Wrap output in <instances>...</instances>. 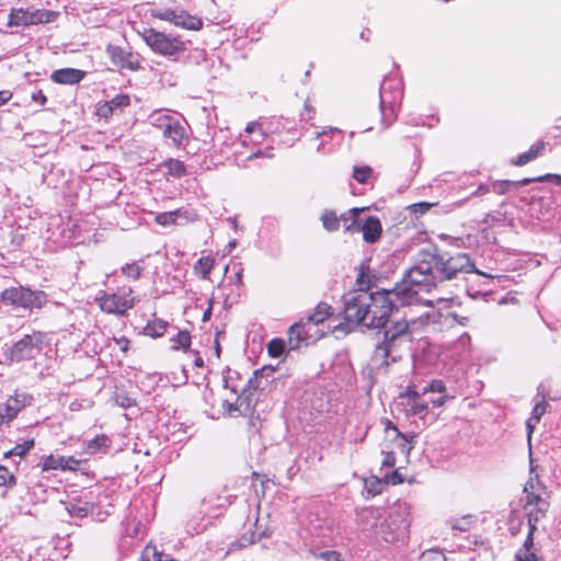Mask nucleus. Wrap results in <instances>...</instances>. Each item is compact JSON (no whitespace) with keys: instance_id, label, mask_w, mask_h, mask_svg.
<instances>
[{"instance_id":"f257e3e1","label":"nucleus","mask_w":561,"mask_h":561,"mask_svg":"<svg viewBox=\"0 0 561 561\" xmlns=\"http://www.w3.org/2000/svg\"><path fill=\"white\" fill-rule=\"evenodd\" d=\"M477 272L467 253L446 256L427 254L405 274L407 284L421 291H428L437 283L456 278L459 273Z\"/></svg>"},{"instance_id":"f03ea898","label":"nucleus","mask_w":561,"mask_h":561,"mask_svg":"<svg viewBox=\"0 0 561 561\" xmlns=\"http://www.w3.org/2000/svg\"><path fill=\"white\" fill-rule=\"evenodd\" d=\"M442 317L440 313L427 311L420 314L417 318H407L401 320H391L388 327H383V339L379 343L373 355V360L380 363V366L389 365V358L392 362H397L401 357L399 354L403 350L410 347L411 342L414 339V334L430 324H435L437 319Z\"/></svg>"},{"instance_id":"7ed1b4c3","label":"nucleus","mask_w":561,"mask_h":561,"mask_svg":"<svg viewBox=\"0 0 561 561\" xmlns=\"http://www.w3.org/2000/svg\"><path fill=\"white\" fill-rule=\"evenodd\" d=\"M371 297L374 301L369 304L370 306L365 314L367 320L363 321V327L368 329L383 328L396 308L397 301L402 305H412L420 301L417 289L407 284V276L392 290L374 291Z\"/></svg>"},{"instance_id":"20e7f679","label":"nucleus","mask_w":561,"mask_h":561,"mask_svg":"<svg viewBox=\"0 0 561 561\" xmlns=\"http://www.w3.org/2000/svg\"><path fill=\"white\" fill-rule=\"evenodd\" d=\"M331 310V306L320 302L305 320L293 324L288 331L290 348H298L302 342L308 344L322 337L324 332L319 329V324H322L330 317Z\"/></svg>"},{"instance_id":"39448f33","label":"nucleus","mask_w":561,"mask_h":561,"mask_svg":"<svg viewBox=\"0 0 561 561\" xmlns=\"http://www.w3.org/2000/svg\"><path fill=\"white\" fill-rule=\"evenodd\" d=\"M411 524V505L404 501H397L388 516L383 518L376 535L386 542L403 539Z\"/></svg>"},{"instance_id":"423d86ee","label":"nucleus","mask_w":561,"mask_h":561,"mask_svg":"<svg viewBox=\"0 0 561 561\" xmlns=\"http://www.w3.org/2000/svg\"><path fill=\"white\" fill-rule=\"evenodd\" d=\"M524 492L526 494L525 508L528 513L529 528L535 529L538 523L547 513L549 502L546 486L538 480L530 478L525 484Z\"/></svg>"},{"instance_id":"0eeeda50","label":"nucleus","mask_w":561,"mask_h":561,"mask_svg":"<svg viewBox=\"0 0 561 561\" xmlns=\"http://www.w3.org/2000/svg\"><path fill=\"white\" fill-rule=\"evenodd\" d=\"M133 289L128 286L117 288L116 291L100 290L95 297L100 309L114 316H125L136 304Z\"/></svg>"},{"instance_id":"6e6552de","label":"nucleus","mask_w":561,"mask_h":561,"mask_svg":"<svg viewBox=\"0 0 561 561\" xmlns=\"http://www.w3.org/2000/svg\"><path fill=\"white\" fill-rule=\"evenodd\" d=\"M149 48L161 56L173 57L186 49L185 42L180 37L154 28H144L140 33Z\"/></svg>"},{"instance_id":"1a4fd4ad","label":"nucleus","mask_w":561,"mask_h":561,"mask_svg":"<svg viewBox=\"0 0 561 561\" xmlns=\"http://www.w3.org/2000/svg\"><path fill=\"white\" fill-rule=\"evenodd\" d=\"M403 95L402 82L397 78H386L380 85V110L381 121L385 127L390 126L396 117L397 105L401 102Z\"/></svg>"},{"instance_id":"9d476101","label":"nucleus","mask_w":561,"mask_h":561,"mask_svg":"<svg viewBox=\"0 0 561 561\" xmlns=\"http://www.w3.org/2000/svg\"><path fill=\"white\" fill-rule=\"evenodd\" d=\"M149 121L173 146L181 147L188 140L186 127L180 118L163 111H156L150 115Z\"/></svg>"},{"instance_id":"9b49d317","label":"nucleus","mask_w":561,"mask_h":561,"mask_svg":"<svg viewBox=\"0 0 561 561\" xmlns=\"http://www.w3.org/2000/svg\"><path fill=\"white\" fill-rule=\"evenodd\" d=\"M371 293L367 290H356L344 296V319L348 325H363L366 321L365 314L373 304Z\"/></svg>"},{"instance_id":"f8f14e48","label":"nucleus","mask_w":561,"mask_h":561,"mask_svg":"<svg viewBox=\"0 0 561 561\" xmlns=\"http://www.w3.org/2000/svg\"><path fill=\"white\" fill-rule=\"evenodd\" d=\"M44 339L45 333L42 331H33L31 334H25L11 346L9 358L18 363L35 358L43 351Z\"/></svg>"},{"instance_id":"ddd939ff","label":"nucleus","mask_w":561,"mask_h":561,"mask_svg":"<svg viewBox=\"0 0 561 561\" xmlns=\"http://www.w3.org/2000/svg\"><path fill=\"white\" fill-rule=\"evenodd\" d=\"M150 15L154 19L172 23L173 25L190 30L198 31L203 27V21L196 15L190 14L181 8H154L150 10Z\"/></svg>"},{"instance_id":"4468645a","label":"nucleus","mask_w":561,"mask_h":561,"mask_svg":"<svg viewBox=\"0 0 561 561\" xmlns=\"http://www.w3.org/2000/svg\"><path fill=\"white\" fill-rule=\"evenodd\" d=\"M554 182L557 184H561V175L559 174H545L537 178H525L519 181H510V180H503V181H494L492 182V192L496 194H505L511 188H518L520 186L527 185L531 182Z\"/></svg>"},{"instance_id":"2eb2a0df","label":"nucleus","mask_w":561,"mask_h":561,"mask_svg":"<svg viewBox=\"0 0 561 561\" xmlns=\"http://www.w3.org/2000/svg\"><path fill=\"white\" fill-rule=\"evenodd\" d=\"M26 405L25 396L10 397L3 404L0 405V426L11 422L16 417L19 412Z\"/></svg>"},{"instance_id":"dca6fc26","label":"nucleus","mask_w":561,"mask_h":561,"mask_svg":"<svg viewBox=\"0 0 561 561\" xmlns=\"http://www.w3.org/2000/svg\"><path fill=\"white\" fill-rule=\"evenodd\" d=\"M382 518V511L375 507H363L357 512V520L363 530L376 531L379 530L378 522Z\"/></svg>"},{"instance_id":"f3484780","label":"nucleus","mask_w":561,"mask_h":561,"mask_svg":"<svg viewBox=\"0 0 561 561\" xmlns=\"http://www.w3.org/2000/svg\"><path fill=\"white\" fill-rule=\"evenodd\" d=\"M1 300L18 307L28 308L30 289L24 287H11L1 293Z\"/></svg>"},{"instance_id":"a211bd4d","label":"nucleus","mask_w":561,"mask_h":561,"mask_svg":"<svg viewBox=\"0 0 561 561\" xmlns=\"http://www.w3.org/2000/svg\"><path fill=\"white\" fill-rule=\"evenodd\" d=\"M548 408V402L546 400V394L538 392L535 397V405L531 411L530 417L526 422L528 439L530 440L531 434L540 422L541 416L546 413Z\"/></svg>"},{"instance_id":"6ab92c4d","label":"nucleus","mask_w":561,"mask_h":561,"mask_svg":"<svg viewBox=\"0 0 561 561\" xmlns=\"http://www.w3.org/2000/svg\"><path fill=\"white\" fill-rule=\"evenodd\" d=\"M85 77V72L75 68H62L55 70L50 79L58 84H76Z\"/></svg>"},{"instance_id":"aec40b11","label":"nucleus","mask_w":561,"mask_h":561,"mask_svg":"<svg viewBox=\"0 0 561 561\" xmlns=\"http://www.w3.org/2000/svg\"><path fill=\"white\" fill-rule=\"evenodd\" d=\"M359 231L363 232V238L368 243L376 242L381 234V224L377 217H368L364 224H359Z\"/></svg>"},{"instance_id":"412c9836","label":"nucleus","mask_w":561,"mask_h":561,"mask_svg":"<svg viewBox=\"0 0 561 561\" xmlns=\"http://www.w3.org/2000/svg\"><path fill=\"white\" fill-rule=\"evenodd\" d=\"M534 529L529 528V533L524 545L516 551L515 559L517 561H541L542 557L537 553L533 539Z\"/></svg>"},{"instance_id":"4be33fe9","label":"nucleus","mask_w":561,"mask_h":561,"mask_svg":"<svg viewBox=\"0 0 561 561\" xmlns=\"http://www.w3.org/2000/svg\"><path fill=\"white\" fill-rule=\"evenodd\" d=\"M111 443H112V440L107 435L101 434L90 440H87L84 443V450L89 455H95L98 453H106L111 446Z\"/></svg>"},{"instance_id":"5701e85b","label":"nucleus","mask_w":561,"mask_h":561,"mask_svg":"<svg viewBox=\"0 0 561 561\" xmlns=\"http://www.w3.org/2000/svg\"><path fill=\"white\" fill-rule=\"evenodd\" d=\"M363 211L360 208H351L348 211L340 216V224L343 222L346 232L355 233L359 232V220L358 216Z\"/></svg>"},{"instance_id":"b1692460","label":"nucleus","mask_w":561,"mask_h":561,"mask_svg":"<svg viewBox=\"0 0 561 561\" xmlns=\"http://www.w3.org/2000/svg\"><path fill=\"white\" fill-rule=\"evenodd\" d=\"M545 147H546V144L543 141L535 144L529 148V150L520 153L515 159H513L512 163L514 165H525L528 162L535 160L537 157L541 156L542 151L545 150Z\"/></svg>"},{"instance_id":"393cba45","label":"nucleus","mask_w":561,"mask_h":561,"mask_svg":"<svg viewBox=\"0 0 561 561\" xmlns=\"http://www.w3.org/2000/svg\"><path fill=\"white\" fill-rule=\"evenodd\" d=\"M28 19L31 20L28 21L30 25H33L54 22L57 19L58 13L55 11L36 9L33 11H28Z\"/></svg>"},{"instance_id":"a878e982","label":"nucleus","mask_w":561,"mask_h":561,"mask_svg":"<svg viewBox=\"0 0 561 561\" xmlns=\"http://www.w3.org/2000/svg\"><path fill=\"white\" fill-rule=\"evenodd\" d=\"M244 131L248 134V136H245L244 139L242 140L243 145H247L248 141L254 144L261 142V140L265 137V133L262 128V125L257 122H250L247 125Z\"/></svg>"},{"instance_id":"bb28decb","label":"nucleus","mask_w":561,"mask_h":561,"mask_svg":"<svg viewBox=\"0 0 561 561\" xmlns=\"http://www.w3.org/2000/svg\"><path fill=\"white\" fill-rule=\"evenodd\" d=\"M28 10H24L22 8L20 9H12L9 14V20L7 25L9 27L13 26H28L31 21L28 19Z\"/></svg>"},{"instance_id":"cd10ccee","label":"nucleus","mask_w":561,"mask_h":561,"mask_svg":"<svg viewBox=\"0 0 561 561\" xmlns=\"http://www.w3.org/2000/svg\"><path fill=\"white\" fill-rule=\"evenodd\" d=\"M407 396L411 400L409 413L412 415L423 416L427 411V403L419 400V393L414 390H408Z\"/></svg>"},{"instance_id":"c85d7f7f","label":"nucleus","mask_w":561,"mask_h":561,"mask_svg":"<svg viewBox=\"0 0 561 561\" xmlns=\"http://www.w3.org/2000/svg\"><path fill=\"white\" fill-rule=\"evenodd\" d=\"M393 432L396 433V437L398 439L397 446L400 448L402 454L408 456L414 447L416 435L402 434L397 427H393Z\"/></svg>"},{"instance_id":"c756f323","label":"nucleus","mask_w":561,"mask_h":561,"mask_svg":"<svg viewBox=\"0 0 561 561\" xmlns=\"http://www.w3.org/2000/svg\"><path fill=\"white\" fill-rule=\"evenodd\" d=\"M214 264L215 260L211 256H203L196 262L194 271L203 279H208Z\"/></svg>"},{"instance_id":"7c9ffc66","label":"nucleus","mask_w":561,"mask_h":561,"mask_svg":"<svg viewBox=\"0 0 561 561\" xmlns=\"http://www.w3.org/2000/svg\"><path fill=\"white\" fill-rule=\"evenodd\" d=\"M320 219L322 221L323 228L327 231L333 232L339 230L340 217H337L335 211L327 209L322 213Z\"/></svg>"},{"instance_id":"2f4dec72","label":"nucleus","mask_w":561,"mask_h":561,"mask_svg":"<svg viewBox=\"0 0 561 561\" xmlns=\"http://www.w3.org/2000/svg\"><path fill=\"white\" fill-rule=\"evenodd\" d=\"M14 483V476L5 467L0 466V495L4 496Z\"/></svg>"},{"instance_id":"473e14b6","label":"nucleus","mask_w":561,"mask_h":561,"mask_svg":"<svg viewBox=\"0 0 561 561\" xmlns=\"http://www.w3.org/2000/svg\"><path fill=\"white\" fill-rule=\"evenodd\" d=\"M91 510H92V506L89 503L81 502V501L76 502V503H70L68 506L69 514L73 517H79V518L88 516V514L91 512Z\"/></svg>"},{"instance_id":"72a5a7b5","label":"nucleus","mask_w":561,"mask_h":561,"mask_svg":"<svg viewBox=\"0 0 561 561\" xmlns=\"http://www.w3.org/2000/svg\"><path fill=\"white\" fill-rule=\"evenodd\" d=\"M167 168V173L173 178L180 179L185 174V165L182 161L170 159L164 163Z\"/></svg>"},{"instance_id":"f704fd0d","label":"nucleus","mask_w":561,"mask_h":561,"mask_svg":"<svg viewBox=\"0 0 561 561\" xmlns=\"http://www.w3.org/2000/svg\"><path fill=\"white\" fill-rule=\"evenodd\" d=\"M144 270V266L137 262L127 263L121 268L124 276L134 280H137L141 276Z\"/></svg>"},{"instance_id":"c9c22d12","label":"nucleus","mask_w":561,"mask_h":561,"mask_svg":"<svg viewBox=\"0 0 561 561\" xmlns=\"http://www.w3.org/2000/svg\"><path fill=\"white\" fill-rule=\"evenodd\" d=\"M168 322L163 320H154L146 327L147 334L153 337L162 336L167 331Z\"/></svg>"},{"instance_id":"e433bc0d","label":"nucleus","mask_w":561,"mask_h":561,"mask_svg":"<svg viewBox=\"0 0 561 561\" xmlns=\"http://www.w3.org/2000/svg\"><path fill=\"white\" fill-rule=\"evenodd\" d=\"M34 447V439H26L21 444H18L12 449L4 454L5 457L19 456L23 457Z\"/></svg>"},{"instance_id":"4c0bfd02","label":"nucleus","mask_w":561,"mask_h":561,"mask_svg":"<svg viewBox=\"0 0 561 561\" xmlns=\"http://www.w3.org/2000/svg\"><path fill=\"white\" fill-rule=\"evenodd\" d=\"M62 461H64V456L49 455L44 459V461L42 463V469H43V471L57 470V469L62 470Z\"/></svg>"},{"instance_id":"58836bf2","label":"nucleus","mask_w":561,"mask_h":561,"mask_svg":"<svg viewBox=\"0 0 561 561\" xmlns=\"http://www.w3.org/2000/svg\"><path fill=\"white\" fill-rule=\"evenodd\" d=\"M172 216L176 222V225H184L195 219V214L185 208H179L172 210Z\"/></svg>"},{"instance_id":"ea45409f","label":"nucleus","mask_w":561,"mask_h":561,"mask_svg":"<svg viewBox=\"0 0 561 561\" xmlns=\"http://www.w3.org/2000/svg\"><path fill=\"white\" fill-rule=\"evenodd\" d=\"M47 302V295L42 291V290H38V291H33L30 289V300H28V308H42L46 305Z\"/></svg>"},{"instance_id":"a19ab883","label":"nucleus","mask_w":561,"mask_h":561,"mask_svg":"<svg viewBox=\"0 0 561 561\" xmlns=\"http://www.w3.org/2000/svg\"><path fill=\"white\" fill-rule=\"evenodd\" d=\"M260 539H261V536H256L255 531L247 533L239 540H237L236 542H233L231 545V549L245 548Z\"/></svg>"},{"instance_id":"79ce46f5","label":"nucleus","mask_w":561,"mask_h":561,"mask_svg":"<svg viewBox=\"0 0 561 561\" xmlns=\"http://www.w3.org/2000/svg\"><path fill=\"white\" fill-rule=\"evenodd\" d=\"M373 169L368 165L363 167H354L353 169V178L362 184L367 183L368 179L371 176Z\"/></svg>"},{"instance_id":"37998d69","label":"nucleus","mask_w":561,"mask_h":561,"mask_svg":"<svg viewBox=\"0 0 561 561\" xmlns=\"http://www.w3.org/2000/svg\"><path fill=\"white\" fill-rule=\"evenodd\" d=\"M270 356L277 358L285 352V342L280 339H273L267 345Z\"/></svg>"},{"instance_id":"c03bdc74","label":"nucleus","mask_w":561,"mask_h":561,"mask_svg":"<svg viewBox=\"0 0 561 561\" xmlns=\"http://www.w3.org/2000/svg\"><path fill=\"white\" fill-rule=\"evenodd\" d=\"M191 345V335L187 331H180L178 335L173 339L172 347L174 350H186Z\"/></svg>"},{"instance_id":"a18cd8bd","label":"nucleus","mask_w":561,"mask_h":561,"mask_svg":"<svg viewBox=\"0 0 561 561\" xmlns=\"http://www.w3.org/2000/svg\"><path fill=\"white\" fill-rule=\"evenodd\" d=\"M141 561H163L162 554L157 551L154 547L147 546L141 553ZM164 561H176L174 559H168Z\"/></svg>"},{"instance_id":"49530a36","label":"nucleus","mask_w":561,"mask_h":561,"mask_svg":"<svg viewBox=\"0 0 561 561\" xmlns=\"http://www.w3.org/2000/svg\"><path fill=\"white\" fill-rule=\"evenodd\" d=\"M112 110L115 112L117 110H123L130 104V98L127 94H118L114 96L112 100L107 102Z\"/></svg>"},{"instance_id":"de8ad7c7","label":"nucleus","mask_w":561,"mask_h":561,"mask_svg":"<svg viewBox=\"0 0 561 561\" xmlns=\"http://www.w3.org/2000/svg\"><path fill=\"white\" fill-rule=\"evenodd\" d=\"M107 51L111 56V59L112 61L116 65V66H119L121 65V61L123 60V58L126 56L127 51H125L123 48L118 47V46H112L110 45L107 47Z\"/></svg>"},{"instance_id":"09e8293b","label":"nucleus","mask_w":561,"mask_h":561,"mask_svg":"<svg viewBox=\"0 0 561 561\" xmlns=\"http://www.w3.org/2000/svg\"><path fill=\"white\" fill-rule=\"evenodd\" d=\"M383 483L380 479L375 478L370 481H366L365 488L369 495L375 496L381 492Z\"/></svg>"},{"instance_id":"8fccbe9b","label":"nucleus","mask_w":561,"mask_h":561,"mask_svg":"<svg viewBox=\"0 0 561 561\" xmlns=\"http://www.w3.org/2000/svg\"><path fill=\"white\" fill-rule=\"evenodd\" d=\"M436 205H437L436 203L420 202V203L410 205L408 208L410 209L411 213H413L415 215H423V214L427 213L433 206H436Z\"/></svg>"},{"instance_id":"3c124183","label":"nucleus","mask_w":561,"mask_h":561,"mask_svg":"<svg viewBox=\"0 0 561 561\" xmlns=\"http://www.w3.org/2000/svg\"><path fill=\"white\" fill-rule=\"evenodd\" d=\"M328 135L337 136L339 140L342 141L344 133L342 129H340L337 127H325L320 131H316L314 138L319 139V138L325 137Z\"/></svg>"},{"instance_id":"603ef678","label":"nucleus","mask_w":561,"mask_h":561,"mask_svg":"<svg viewBox=\"0 0 561 561\" xmlns=\"http://www.w3.org/2000/svg\"><path fill=\"white\" fill-rule=\"evenodd\" d=\"M154 220L158 225L163 227L176 225L171 211L159 213Z\"/></svg>"},{"instance_id":"864d4df0","label":"nucleus","mask_w":561,"mask_h":561,"mask_svg":"<svg viewBox=\"0 0 561 561\" xmlns=\"http://www.w3.org/2000/svg\"><path fill=\"white\" fill-rule=\"evenodd\" d=\"M121 68H126L129 70H136L139 68L138 61L134 59V56L131 53H127L126 56L123 58L119 65Z\"/></svg>"},{"instance_id":"5fc2aeb1","label":"nucleus","mask_w":561,"mask_h":561,"mask_svg":"<svg viewBox=\"0 0 561 561\" xmlns=\"http://www.w3.org/2000/svg\"><path fill=\"white\" fill-rule=\"evenodd\" d=\"M121 68H126L129 70H136L139 68L138 61L134 59V56L131 53H127L126 56L123 58L119 65Z\"/></svg>"},{"instance_id":"6e6d98bb","label":"nucleus","mask_w":561,"mask_h":561,"mask_svg":"<svg viewBox=\"0 0 561 561\" xmlns=\"http://www.w3.org/2000/svg\"><path fill=\"white\" fill-rule=\"evenodd\" d=\"M439 239L444 240L446 243H448L450 245H455L457 248H462L466 244L465 239L461 237H453L449 234L442 233L439 236Z\"/></svg>"},{"instance_id":"4d7b16f0","label":"nucleus","mask_w":561,"mask_h":561,"mask_svg":"<svg viewBox=\"0 0 561 561\" xmlns=\"http://www.w3.org/2000/svg\"><path fill=\"white\" fill-rule=\"evenodd\" d=\"M116 403L122 408H130L135 404V400L126 394L118 393L115 398Z\"/></svg>"},{"instance_id":"13d9d810","label":"nucleus","mask_w":561,"mask_h":561,"mask_svg":"<svg viewBox=\"0 0 561 561\" xmlns=\"http://www.w3.org/2000/svg\"><path fill=\"white\" fill-rule=\"evenodd\" d=\"M80 461L72 456H64L62 470H77Z\"/></svg>"},{"instance_id":"bf43d9fd","label":"nucleus","mask_w":561,"mask_h":561,"mask_svg":"<svg viewBox=\"0 0 561 561\" xmlns=\"http://www.w3.org/2000/svg\"><path fill=\"white\" fill-rule=\"evenodd\" d=\"M383 458L381 466L385 468H393L396 465V457L393 451H382Z\"/></svg>"},{"instance_id":"052dcab7","label":"nucleus","mask_w":561,"mask_h":561,"mask_svg":"<svg viewBox=\"0 0 561 561\" xmlns=\"http://www.w3.org/2000/svg\"><path fill=\"white\" fill-rule=\"evenodd\" d=\"M383 478L387 480V483H391L393 485L400 484L404 481V478L398 470H393L390 474H385Z\"/></svg>"},{"instance_id":"680f3d73","label":"nucleus","mask_w":561,"mask_h":561,"mask_svg":"<svg viewBox=\"0 0 561 561\" xmlns=\"http://www.w3.org/2000/svg\"><path fill=\"white\" fill-rule=\"evenodd\" d=\"M422 561H445V557L440 552L428 551L422 554Z\"/></svg>"},{"instance_id":"e2e57ef3","label":"nucleus","mask_w":561,"mask_h":561,"mask_svg":"<svg viewBox=\"0 0 561 561\" xmlns=\"http://www.w3.org/2000/svg\"><path fill=\"white\" fill-rule=\"evenodd\" d=\"M239 401H240V398L237 399L236 403H229L226 401V402H224L222 407L229 415L236 416V412L241 413L240 408H239Z\"/></svg>"},{"instance_id":"0e129e2a","label":"nucleus","mask_w":561,"mask_h":561,"mask_svg":"<svg viewBox=\"0 0 561 561\" xmlns=\"http://www.w3.org/2000/svg\"><path fill=\"white\" fill-rule=\"evenodd\" d=\"M31 99L32 101H34L35 103H38L39 105H45L46 102H47V98L46 95L43 93L42 90H35L32 92L31 94Z\"/></svg>"},{"instance_id":"69168bd1","label":"nucleus","mask_w":561,"mask_h":561,"mask_svg":"<svg viewBox=\"0 0 561 561\" xmlns=\"http://www.w3.org/2000/svg\"><path fill=\"white\" fill-rule=\"evenodd\" d=\"M114 342L122 352L126 353L128 351L130 342L126 336L114 337Z\"/></svg>"},{"instance_id":"338daca9","label":"nucleus","mask_w":561,"mask_h":561,"mask_svg":"<svg viewBox=\"0 0 561 561\" xmlns=\"http://www.w3.org/2000/svg\"><path fill=\"white\" fill-rule=\"evenodd\" d=\"M320 557L327 561H341L340 553L334 550L321 552Z\"/></svg>"},{"instance_id":"774afa93","label":"nucleus","mask_w":561,"mask_h":561,"mask_svg":"<svg viewBox=\"0 0 561 561\" xmlns=\"http://www.w3.org/2000/svg\"><path fill=\"white\" fill-rule=\"evenodd\" d=\"M113 113H114V111L112 110V107L110 106V104L107 102L100 105L98 108V114L102 117H107L108 115H112Z\"/></svg>"}]
</instances>
